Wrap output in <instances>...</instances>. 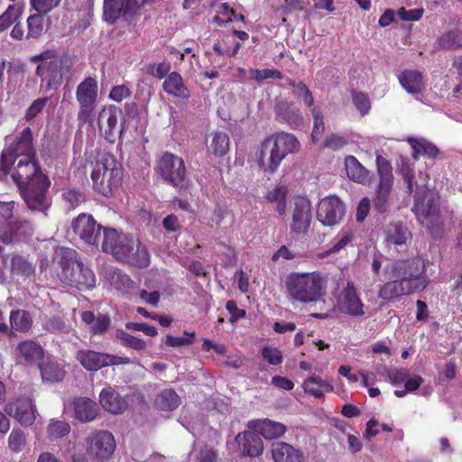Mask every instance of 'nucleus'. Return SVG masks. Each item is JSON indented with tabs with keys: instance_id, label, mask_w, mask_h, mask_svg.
<instances>
[{
	"instance_id": "1",
	"label": "nucleus",
	"mask_w": 462,
	"mask_h": 462,
	"mask_svg": "<svg viewBox=\"0 0 462 462\" xmlns=\"http://www.w3.org/2000/svg\"><path fill=\"white\" fill-rule=\"evenodd\" d=\"M401 173L409 192L415 193L413 212L418 220L433 233L440 225L438 193L426 187L424 183L426 176L421 173H420V179L422 182L419 184L414 181V172L409 166H402Z\"/></svg>"
},
{
	"instance_id": "2",
	"label": "nucleus",
	"mask_w": 462,
	"mask_h": 462,
	"mask_svg": "<svg viewBox=\"0 0 462 462\" xmlns=\"http://www.w3.org/2000/svg\"><path fill=\"white\" fill-rule=\"evenodd\" d=\"M300 147V142L292 134L276 133L260 143L255 151V161L262 171L273 174L283 159L290 153H296Z\"/></svg>"
},
{
	"instance_id": "3",
	"label": "nucleus",
	"mask_w": 462,
	"mask_h": 462,
	"mask_svg": "<svg viewBox=\"0 0 462 462\" xmlns=\"http://www.w3.org/2000/svg\"><path fill=\"white\" fill-rule=\"evenodd\" d=\"M102 250L113 254L116 259L137 267H146L150 254L140 242L129 236L118 233L116 229H104Z\"/></svg>"
},
{
	"instance_id": "4",
	"label": "nucleus",
	"mask_w": 462,
	"mask_h": 462,
	"mask_svg": "<svg viewBox=\"0 0 462 462\" xmlns=\"http://www.w3.org/2000/svg\"><path fill=\"white\" fill-rule=\"evenodd\" d=\"M30 60L37 64L35 75L41 79L40 90L43 93L58 89L72 67L68 55H59L52 50L32 56Z\"/></svg>"
},
{
	"instance_id": "5",
	"label": "nucleus",
	"mask_w": 462,
	"mask_h": 462,
	"mask_svg": "<svg viewBox=\"0 0 462 462\" xmlns=\"http://www.w3.org/2000/svg\"><path fill=\"white\" fill-rule=\"evenodd\" d=\"M327 277L319 272L291 273L285 281L289 298L300 303L318 301L326 294Z\"/></svg>"
},
{
	"instance_id": "6",
	"label": "nucleus",
	"mask_w": 462,
	"mask_h": 462,
	"mask_svg": "<svg viewBox=\"0 0 462 462\" xmlns=\"http://www.w3.org/2000/svg\"><path fill=\"white\" fill-rule=\"evenodd\" d=\"M60 281L79 291L91 290L96 286V276L91 269L84 266L78 259V253L70 248H60L59 251Z\"/></svg>"
},
{
	"instance_id": "7",
	"label": "nucleus",
	"mask_w": 462,
	"mask_h": 462,
	"mask_svg": "<svg viewBox=\"0 0 462 462\" xmlns=\"http://www.w3.org/2000/svg\"><path fill=\"white\" fill-rule=\"evenodd\" d=\"M122 172L111 155L104 154L97 161L91 173L94 189L103 196H109L121 180Z\"/></svg>"
},
{
	"instance_id": "8",
	"label": "nucleus",
	"mask_w": 462,
	"mask_h": 462,
	"mask_svg": "<svg viewBox=\"0 0 462 462\" xmlns=\"http://www.w3.org/2000/svg\"><path fill=\"white\" fill-rule=\"evenodd\" d=\"M50 186L49 178L46 175H39L34 180L18 189L30 210L47 216V212L51 206V199L48 195Z\"/></svg>"
},
{
	"instance_id": "9",
	"label": "nucleus",
	"mask_w": 462,
	"mask_h": 462,
	"mask_svg": "<svg viewBox=\"0 0 462 462\" xmlns=\"http://www.w3.org/2000/svg\"><path fill=\"white\" fill-rule=\"evenodd\" d=\"M155 171L164 182L180 191L189 186L183 160L171 152H166L162 155L157 162Z\"/></svg>"
},
{
	"instance_id": "10",
	"label": "nucleus",
	"mask_w": 462,
	"mask_h": 462,
	"mask_svg": "<svg viewBox=\"0 0 462 462\" xmlns=\"http://www.w3.org/2000/svg\"><path fill=\"white\" fill-rule=\"evenodd\" d=\"M32 140V133L27 127L9 143L0 157V174H5L8 171V163L14 162L15 160H23V157L35 158Z\"/></svg>"
},
{
	"instance_id": "11",
	"label": "nucleus",
	"mask_w": 462,
	"mask_h": 462,
	"mask_svg": "<svg viewBox=\"0 0 462 462\" xmlns=\"http://www.w3.org/2000/svg\"><path fill=\"white\" fill-rule=\"evenodd\" d=\"M335 308L340 314L353 318L364 317L368 310L355 283L350 281L335 293Z\"/></svg>"
},
{
	"instance_id": "12",
	"label": "nucleus",
	"mask_w": 462,
	"mask_h": 462,
	"mask_svg": "<svg viewBox=\"0 0 462 462\" xmlns=\"http://www.w3.org/2000/svg\"><path fill=\"white\" fill-rule=\"evenodd\" d=\"M390 272L393 278L407 280L410 285L416 286L418 291H423L429 284L425 265L420 258L396 262L391 265Z\"/></svg>"
},
{
	"instance_id": "13",
	"label": "nucleus",
	"mask_w": 462,
	"mask_h": 462,
	"mask_svg": "<svg viewBox=\"0 0 462 462\" xmlns=\"http://www.w3.org/2000/svg\"><path fill=\"white\" fill-rule=\"evenodd\" d=\"M97 96L98 85L96 79L88 77L78 85L76 88V99L79 105L78 120L80 123H92Z\"/></svg>"
},
{
	"instance_id": "14",
	"label": "nucleus",
	"mask_w": 462,
	"mask_h": 462,
	"mask_svg": "<svg viewBox=\"0 0 462 462\" xmlns=\"http://www.w3.org/2000/svg\"><path fill=\"white\" fill-rule=\"evenodd\" d=\"M115 448L116 441L109 431H95L86 439V452L93 459L106 460L112 456Z\"/></svg>"
},
{
	"instance_id": "15",
	"label": "nucleus",
	"mask_w": 462,
	"mask_h": 462,
	"mask_svg": "<svg viewBox=\"0 0 462 462\" xmlns=\"http://www.w3.org/2000/svg\"><path fill=\"white\" fill-rule=\"evenodd\" d=\"M7 169L8 171L5 174H0V178H6L10 174L18 188L34 180L39 175H44L35 158L23 157V160H15L14 162L8 163Z\"/></svg>"
},
{
	"instance_id": "16",
	"label": "nucleus",
	"mask_w": 462,
	"mask_h": 462,
	"mask_svg": "<svg viewBox=\"0 0 462 462\" xmlns=\"http://www.w3.org/2000/svg\"><path fill=\"white\" fill-rule=\"evenodd\" d=\"M291 232L296 235L306 234L312 220V208L309 199L296 196L292 199Z\"/></svg>"
},
{
	"instance_id": "17",
	"label": "nucleus",
	"mask_w": 462,
	"mask_h": 462,
	"mask_svg": "<svg viewBox=\"0 0 462 462\" xmlns=\"http://www.w3.org/2000/svg\"><path fill=\"white\" fill-rule=\"evenodd\" d=\"M345 214L346 207L337 196H328L318 204L317 219L325 226L339 224Z\"/></svg>"
},
{
	"instance_id": "18",
	"label": "nucleus",
	"mask_w": 462,
	"mask_h": 462,
	"mask_svg": "<svg viewBox=\"0 0 462 462\" xmlns=\"http://www.w3.org/2000/svg\"><path fill=\"white\" fill-rule=\"evenodd\" d=\"M5 412L23 427H30L36 420L37 410L31 398L19 397L5 404Z\"/></svg>"
},
{
	"instance_id": "19",
	"label": "nucleus",
	"mask_w": 462,
	"mask_h": 462,
	"mask_svg": "<svg viewBox=\"0 0 462 462\" xmlns=\"http://www.w3.org/2000/svg\"><path fill=\"white\" fill-rule=\"evenodd\" d=\"M34 226L26 219L10 221L0 228V241L5 245L28 242L34 235Z\"/></svg>"
},
{
	"instance_id": "20",
	"label": "nucleus",
	"mask_w": 462,
	"mask_h": 462,
	"mask_svg": "<svg viewBox=\"0 0 462 462\" xmlns=\"http://www.w3.org/2000/svg\"><path fill=\"white\" fill-rule=\"evenodd\" d=\"M76 358L88 371H97L108 365L131 363L128 357H121L86 349L78 351Z\"/></svg>"
},
{
	"instance_id": "21",
	"label": "nucleus",
	"mask_w": 462,
	"mask_h": 462,
	"mask_svg": "<svg viewBox=\"0 0 462 462\" xmlns=\"http://www.w3.org/2000/svg\"><path fill=\"white\" fill-rule=\"evenodd\" d=\"M121 111L115 106L103 107L99 112L97 124L100 131L104 133L106 140L111 143L119 139L125 130L124 123L118 125V115Z\"/></svg>"
},
{
	"instance_id": "22",
	"label": "nucleus",
	"mask_w": 462,
	"mask_h": 462,
	"mask_svg": "<svg viewBox=\"0 0 462 462\" xmlns=\"http://www.w3.org/2000/svg\"><path fill=\"white\" fill-rule=\"evenodd\" d=\"M71 228L88 245H97L102 226L97 225L91 215L82 213L71 223Z\"/></svg>"
},
{
	"instance_id": "23",
	"label": "nucleus",
	"mask_w": 462,
	"mask_h": 462,
	"mask_svg": "<svg viewBox=\"0 0 462 462\" xmlns=\"http://www.w3.org/2000/svg\"><path fill=\"white\" fill-rule=\"evenodd\" d=\"M138 8V0H104V20L109 23H114L122 15L132 14Z\"/></svg>"
},
{
	"instance_id": "24",
	"label": "nucleus",
	"mask_w": 462,
	"mask_h": 462,
	"mask_svg": "<svg viewBox=\"0 0 462 462\" xmlns=\"http://www.w3.org/2000/svg\"><path fill=\"white\" fill-rule=\"evenodd\" d=\"M418 291L416 286L410 285L405 279L395 278L380 286L378 297L383 300L392 301L402 296L411 295Z\"/></svg>"
},
{
	"instance_id": "25",
	"label": "nucleus",
	"mask_w": 462,
	"mask_h": 462,
	"mask_svg": "<svg viewBox=\"0 0 462 462\" xmlns=\"http://www.w3.org/2000/svg\"><path fill=\"white\" fill-rule=\"evenodd\" d=\"M247 428L270 440L282 437L286 431L285 425L269 419L250 420L247 422Z\"/></svg>"
},
{
	"instance_id": "26",
	"label": "nucleus",
	"mask_w": 462,
	"mask_h": 462,
	"mask_svg": "<svg viewBox=\"0 0 462 462\" xmlns=\"http://www.w3.org/2000/svg\"><path fill=\"white\" fill-rule=\"evenodd\" d=\"M401 86L411 95L419 99L427 88V83L421 72L415 69H407L398 75Z\"/></svg>"
},
{
	"instance_id": "27",
	"label": "nucleus",
	"mask_w": 462,
	"mask_h": 462,
	"mask_svg": "<svg viewBox=\"0 0 462 462\" xmlns=\"http://www.w3.org/2000/svg\"><path fill=\"white\" fill-rule=\"evenodd\" d=\"M236 442L238 444L241 452L245 456L258 457L263 451V442L261 437L254 431L248 429L240 432L236 437Z\"/></svg>"
},
{
	"instance_id": "28",
	"label": "nucleus",
	"mask_w": 462,
	"mask_h": 462,
	"mask_svg": "<svg viewBox=\"0 0 462 462\" xmlns=\"http://www.w3.org/2000/svg\"><path fill=\"white\" fill-rule=\"evenodd\" d=\"M99 402L106 411L114 414H120L127 408L126 401L111 386H107L101 391Z\"/></svg>"
},
{
	"instance_id": "29",
	"label": "nucleus",
	"mask_w": 462,
	"mask_h": 462,
	"mask_svg": "<svg viewBox=\"0 0 462 462\" xmlns=\"http://www.w3.org/2000/svg\"><path fill=\"white\" fill-rule=\"evenodd\" d=\"M435 48L442 51L462 50V30L457 27L444 30L437 37Z\"/></svg>"
},
{
	"instance_id": "30",
	"label": "nucleus",
	"mask_w": 462,
	"mask_h": 462,
	"mask_svg": "<svg viewBox=\"0 0 462 462\" xmlns=\"http://www.w3.org/2000/svg\"><path fill=\"white\" fill-rule=\"evenodd\" d=\"M74 418L87 423L94 420L99 411V407L89 398H78L73 402Z\"/></svg>"
},
{
	"instance_id": "31",
	"label": "nucleus",
	"mask_w": 462,
	"mask_h": 462,
	"mask_svg": "<svg viewBox=\"0 0 462 462\" xmlns=\"http://www.w3.org/2000/svg\"><path fill=\"white\" fill-rule=\"evenodd\" d=\"M380 172V181L377 188V194L374 201V208L382 213L386 210L388 199L393 186V175L389 171Z\"/></svg>"
},
{
	"instance_id": "32",
	"label": "nucleus",
	"mask_w": 462,
	"mask_h": 462,
	"mask_svg": "<svg viewBox=\"0 0 462 462\" xmlns=\"http://www.w3.org/2000/svg\"><path fill=\"white\" fill-rule=\"evenodd\" d=\"M16 353L21 362L29 365L39 362L42 359L44 354L42 347L32 340L20 342L16 346Z\"/></svg>"
},
{
	"instance_id": "33",
	"label": "nucleus",
	"mask_w": 462,
	"mask_h": 462,
	"mask_svg": "<svg viewBox=\"0 0 462 462\" xmlns=\"http://www.w3.org/2000/svg\"><path fill=\"white\" fill-rule=\"evenodd\" d=\"M274 462H301L302 455L291 445L285 442H276L271 448Z\"/></svg>"
},
{
	"instance_id": "34",
	"label": "nucleus",
	"mask_w": 462,
	"mask_h": 462,
	"mask_svg": "<svg viewBox=\"0 0 462 462\" xmlns=\"http://www.w3.org/2000/svg\"><path fill=\"white\" fill-rule=\"evenodd\" d=\"M276 116L291 125H300L303 117L300 111L294 106V104L288 101H280L274 106Z\"/></svg>"
},
{
	"instance_id": "35",
	"label": "nucleus",
	"mask_w": 462,
	"mask_h": 462,
	"mask_svg": "<svg viewBox=\"0 0 462 462\" xmlns=\"http://www.w3.org/2000/svg\"><path fill=\"white\" fill-rule=\"evenodd\" d=\"M347 177L354 182L364 184L369 180V171L353 155H347L344 160Z\"/></svg>"
},
{
	"instance_id": "36",
	"label": "nucleus",
	"mask_w": 462,
	"mask_h": 462,
	"mask_svg": "<svg viewBox=\"0 0 462 462\" xmlns=\"http://www.w3.org/2000/svg\"><path fill=\"white\" fill-rule=\"evenodd\" d=\"M163 90L173 97L180 98H188L189 90L183 83V79L177 72L169 73L162 84Z\"/></svg>"
},
{
	"instance_id": "37",
	"label": "nucleus",
	"mask_w": 462,
	"mask_h": 462,
	"mask_svg": "<svg viewBox=\"0 0 462 462\" xmlns=\"http://www.w3.org/2000/svg\"><path fill=\"white\" fill-rule=\"evenodd\" d=\"M35 263L29 261L26 257L20 254H14L11 258L10 271L14 276H19L23 280L33 276L35 273Z\"/></svg>"
},
{
	"instance_id": "38",
	"label": "nucleus",
	"mask_w": 462,
	"mask_h": 462,
	"mask_svg": "<svg viewBox=\"0 0 462 462\" xmlns=\"http://www.w3.org/2000/svg\"><path fill=\"white\" fill-rule=\"evenodd\" d=\"M302 387L304 391L316 398H321L324 393H331L334 391L333 385L328 381L318 375H311L307 378Z\"/></svg>"
},
{
	"instance_id": "39",
	"label": "nucleus",
	"mask_w": 462,
	"mask_h": 462,
	"mask_svg": "<svg viewBox=\"0 0 462 462\" xmlns=\"http://www.w3.org/2000/svg\"><path fill=\"white\" fill-rule=\"evenodd\" d=\"M43 382L55 383L63 380L66 371L56 361L48 360L39 365Z\"/></svg>"
},
{
	"instance_id": "40",
	"label": "nucleus",
	"mask_w": 462,
	"mask_h": 462,
	"mask_svg": "<svg viewBox=\"0 0 462 462\" xmlns=\"http://www.w3.org/2000/svg\"><path fill=\"white\" fill-rule=\"evenodd\" d=\"M105 276L110 285L118 291H126L133 285V281L127 274L114 267H107Z\"/></svg>"
},
{
	"instance_id": "41",
	"label": "nucleus",
	"mask_w": 462,
	"mask_h": 462,
	"mask_svg": "<svg viewBox=\"0 0 462 462\" xmlns=\"http://www.w3.org/2000/svg\"><path fill=\"white\" fill-rule=\"evenodd\" d=\"M408 143L412 149L411 156L414 159H418L421 155L433 158L438 154L437 147L425 139L410 137L408 138Z\"/></svg>"
},
{
	"instance_id": "42",
	"label": "nucleus",
	"mask_w": 462,
	"mask_h": 462,
	"mask_svg": "<svg viewBox=\"0 0 462 462\" xmlns=\"http://www.w3.org/2000/svg\"><path fill=\"white\" fill-rule=\"evenodd\" d=\"M410 238V231L401 224H391L386 229V240L388 244L402 245Z\"/></svg>"
},
{
	"instance_id": "43",
	"label": "nucleus",
	"mask_w": 462,
	"mask_h": 462,
	"mask_svg": "<svg viewBox=\"0 0 462 462\" xmlns=\"http://www.w3.org/2000/svg\"><path fill=\"white\" fill-rule=\"evenodd\" d=\"M61 199L67 209L73 210L86 201V195L80 189L65 188L61 189Z\"/></svg>"
},
{
	"instance_id": "44",
	"label": "nucleus",
	"mask_w": 462,
	"mask_h": 462,
	"mask_svg": "<svg viewBox=\"0 0 462 462\" xmlns=\"http://www.w3.org/2000/svg\"><path fill=\"white\" fill-rule=\"evenodd\" d=\"M287 189L283 186H278L268 191L266 199L268 202L274 204V208L280 216H283L286 212Z\"/></svg>"
},
{
	"instance_id": "45",
	"label": "nucleus",
	"mask_w": 462,
	"mask_h": 462,
	"mask_svg": "<svg viewBox=\"0 0 462 462\" xmlns=\"http://www.w3.org/2000/svg\"><path fill=\"white\" fill-rule=\"evenodd\" d=\"M155 405L163 411H172L180 405V398L173 390L165 389L157 395Z\"/></svg>"
},
{
	"instance_id": "46",
	"label": "nucleus",
	"mask_w": 462,
	"mask_h": 462,
	"mask_svg": "<svg viewBox=\"0 0 462 462\" xmlns=\"http://www.w3.org/2000/svg\"><path fill=\"white\" fill-rule=\"evenodd\" d=\"M230 139L224 132H217L212 137L208 151L215 156H224L229 151Z\"/></svg>"
},
{
	"instance_id": "47",
	"label": "nucleus",
	"mask_w": 462,
	"mask_h": 462,
	"mask_svg": "<svg viewBox=\"0 0 462 462\" xmlns=\"http://www.w3.org/2000/svg\"><path fill=\"white\" fill-rule=\"evenodd\" d=\"M353 239V235L349 232L341 231L334 238L332 245L321 254L322 257H326L331 254H339L344 250Z\"/></svg>"
},
{
	"instance_id": "48",
	"label": "nucleus",
	"mask_w": 462,
	"mask_h": 462,
	"mask_svg": "<svg viewBox=\"0 0 462 462\" xmlns=\"http://www.w3.org/2000/svg\"><path fill=\"white\" fill-rule=\"evenodd\" d=\"M10 323L13 329L20 332H27L32 326L30 316L25 310L12 311Z\"/></svg>"
},
{
	"instance_id": "49",
	"label": "nucleus",
	"mask_w": 462,
	"mask_h": 462,
	"mask_svg": "<svg viewBox=\"0 0 462 462\" xmlns=\"http://www.w3.org/2000/svg\"><path fill=\"white\" fill-rule=\"evenodd\" d=\"M23 7L19 5H11L5 12L0 15V32L10 27L21 17Z\"/></svg>"
},
{
	"instance_id": "50",
	"label": "nucleus",
	"mask_w": 462,
	"mask_h": 462,
	"mask_svg": "<svg viewBox=\"0 0 462 462\" xmlns=\"http://www.w3.org/2000/svg\"><path fill=\"white\" fill-rule=\"evenodd\" d=\"M44 14H45L37 13L35 14L30 15L27 18V28H28L27 36H26L27 39H30V38L37 39L42 34L43 30H44V26H43V21H44L43 15Z\"/></svg>"
},
{
	"instance_id": "51",
	"label": "nucleus",
	"mask_w": 462,
	"mask_h": 462,
	"mask_svg": "<svg viewBox=\"0 0 462 462\" xmlns=\"http://www.w3.org/2000/svg\"><path fill=\"white\" fill-rule=\"evenodd\" d=\"M27 444L25 433L20 428H14L8 437V448L13 453H19Z\"/></svg>"
},
{
	"instance_id": "52",
	"label": "nucleus",
	"mask_w": 462,
	"mask_h": 462,
	"mask_svg": "<svg viewBox=\"0 0 462 462\" xmlns=\"http://www.w3.org/2000/svg\"><path fill=\"white\" fill-rule=\"evenodd\" d=\"M289 85L293 88V94L296 97L301 98L304 104L311 110L314 106V98L310 90L301 81L290 80Z\"/></svg>"
},
{
	"instance_id": "53",
	"label": "nucleus",
	"mask_w": 462,
	"mask_h": 462,
	"mask_svg": "<svg viewBox=\"0 0 462 462\" xmlns=\"http://www.w3.org/2000/svg\"><path fill=\"white\" fill-rule=\"evenodd\" d=\"M313 116V129L311 133V139L314 143H318L321 138L325 131V124L323 121V116L320 109L317 106H313L310 110Z\"/></svg>"
},
{
	"instance_id": "54",
	"label": "nucleus",
	"mask_w": 462,
	"mask_h": 462,
	"mask_svg": "<svg viewBox=\"0 0 462 462\" xmlns=\"http://www.w3.org/2000/svg\"><path fill=\"white\" fill-rule=\"evenodd\" d=\"M116 337L122 341L125 346L133 348L134 350H143L146 348V343L139 337L125 332L124 330L116 331Z\"/></svg>"
},
{
	"instance_id": "55",
	"label": "nucleus",
	"mask_w": 462,
	"mask_h": 462,
	"mask_svg": "<svg viewBox=\"0 0 462 462\" xmlns=\"http://www.w3.org/2000/svg\"><path fill=\"white\" fill-rule=\"evenodd\" d=\"M347 143L348 140L346 136L337 134H331L326 137L324 142L320 143L319 147L321 149L337 151L342 149Z\"/></svg>"
},
{
	"instance_id": "56",
	"label": "nucleus",
	"mask_w": 462,
	"mask_h": 462,
	"mask_svg": "<svg viewBox=\"0 0 462 462\" xmlns=\"http://www.w3.org/2000/svg\"><path fill=\"white\" fill-rule=\"evenodd\" d=\"M70 426L63 420H52L48 426V433L51 439H60L69 434Z\"/></svg>"
},
{
	"instance_id": "57",
	"label": "nucleus",
	"mask_w": 462,
	"mask_h": 462,
	"mask_svg": "<svg viewBox=\"0 0 462 462\" xmlns=\"http://www.w3.org/2000/svg\"><path fill=\"white\" fill-rule=\"evenodd\" d=\"M235 16V11L226 3L219 4L216 6V15L214 22L217 24H224L231 22Z\"/></svg>"
},
{
	"instance_id": "58",
	"label": "nucleus",
	"mask_w": 462,
	"mask_h": 462,
	"mask_svg": "<svg viewBox=\"0 0 462 462\" xmlns=\"http://www.w3.org/2000/svg\"><path fill=\"white\" fill-rule=\"evenodd\" d=\"M261 355L264 360L273 365H280L283 359L282 352L273 346H263Z\"/></svg>"
},
{
	"instance_id": "59",
	"label": "nucleus",
	"mask_w": 462,
	"mask_h": 462,
	"mask_svg": "<svg viewBox=\"0 0 462 462\" xmlns=\"http://www.w3.org/2000/svg\"><path fill=\"white\" fill-rule=\"evenodd\" d=\"M250 76L253 79L256 81H263L267 79H282V73L273 69H250Z\"/></svg>"
},
{
	"instance_id": "60",
	"label": "nucleus",
	"mask_w": 462,
	"mask_h": 462,
	"mask_svg": "<svg viewBox=\"0 0 462 462\" xmlns=\"http://www.w3.org/2000/svg\"><path fill=\"white\" fill-rule=\"evenodd\" d=\"M110 324L111 320L108 316L98 315L96 317L93 325L89 327V331L96 335H102L108 330Z\"/></svg>"
},
{
	"instance_id": "61",
	"label": "nucleus",
	"mask_w": 462,
	"mask_h": 462,
	"mask_svg": "<svg viewBox=\"0 0 462 462\" xmlns=\"http://www.w3.org/2000/svg\"><path fill=\"white\" fill-rule=\"evenodd\" d=\"M61 0H30L32 7L40 14H47L56 8Z\"/></svg>"
},
{
	"instance_id": "62",
	"label": "nucleus",
	"mask_w": 462,
	"mask_h": 462,
	"mask_svg": "<svg viewBox=\"0 0 462 462\" xmlns=\"http://www.w3.org/2000/svg\"><path fill=\"white\" fill-rule=\"evenodd\" d=\"M14 201H0V228L8 224L14 217Z\"/></svg>"
},
{
	"instance_id": "63",
	"label": "nucleus",
	"mask_w": 462,
	"mask_h": 462,
	"mask_svg": "<svg viewBox=\"0 0 462 462\" xmlns=\"http://www.w3.org/2000/svg\"><path fill=\"white\" fill-rule=\"evenodd\" d=\"M49 101L48 97H41L35 99L25 113V119L32 120L41 114Z\"/></svg>"
},
{
	"instance_id": "64",
	"label": "nucleus",
	"mask_w": 462,
	"mask_h": 462,
	"mask_svg": "<svg viewBox=\"0 0 462 462\" xmlns=\"http://www.w3.org/2000/svg\"><path fill=\"white\" fill-rule=\"evenodd\" d=\"M353 103L362 115H366L371 108L368 96L361 92L353 94Z\"/></svg>"
}]
</instances>
